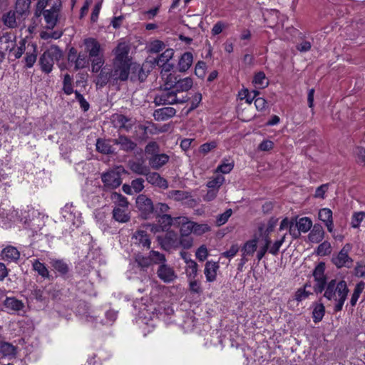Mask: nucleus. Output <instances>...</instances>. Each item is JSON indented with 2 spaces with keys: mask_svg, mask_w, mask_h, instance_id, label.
I'll use <instances>...</instances> for the list:
<instances>
[{
  "mask_svg": "<svg viewBox=\"0 0 365 365\" xmlns=\"http://www.w3.org/2000/svg\"><path fill=\"white\" fill-rule=\"evenodd\" d=\"M61 214L66 220L71 222L72 224L76 227L81 223L79 213L75 210L72 205H66L64 207L62 208Z\"/></svg>",
  "mask_w": 365,
  "mask_h": 365,
  "instance_id": "nucleus-16",
  "label": "nucleus"
},
{
  "mask_svg": "<svg viewBox=\"0 0 365 365\" xmlns=\"http://www.w3.org/2000/svg\"><path fill=\"white\" fill-rule=\"evenodd\" d=\"M324 272L325 264L321 262L315 267L313 271V277L315 281L314 289L316 293H322L325 289L327 282Z\"/></svg>",
  "mask_w": 365,
  "mask_h": 365,
  "instance_id": "nucleus-7",
  "label": "nucleus"
},
{
  "mask_svg": "<svg viewBox=\"0 0 365 365\" xmlns=\"http://www.w3.org/2000/svg\"><path fill=\"white\" fill-rule=\"evenodd\" d=\"M50 264L53 269L62 276L67 274L70 270L68 264L63 259H51Z\"/></svg>",
  "mask_w": 365,
  "mask_h": 365,
  "instance_id": "nucleus-31",
  "label": "nucleus"
},
{
  "mask_svg": "<svg viewBox=\"0 0 365 365\" xmlns=\"http://www.w3.org/2000/svg\"><path fill=\"white\" fill-rule=\"evenodd\" d=\"M324 232L320 225H314L312 230L309 235L312 242H319L324 238Z\"/></svg>",
  "mask_w": 365,
  "mask_h": 365,
  "instance_id": "nucleus-41",
  "label": "nucleus"
},
{
  "mask_svg": "<svg viewBox=\"0 0 365 365\" xmlns=\"http://www.w3.org/2000/svg\"><path fill=\"white\" fill-rule=\"evenodd\" d=\"M135 262L139 267L145 269L152 264L150 255L148 257L138 255L135 257Z\"/></svg>",
  "mask_w": 365,
  "mask_h": 365,
  "instance_id": "nucleus-58",
  "label": "nucleus"
},
{
  "mask_svg": "<svg viewBox=\"0 0 365 365\" xmlns=\"http://www.w3.org/2000/svg\"><path fill=\"white\" fill-rule=\"evenodd\" d=\"M319 219L324 223L332 220V211L329 208H322L319 212Z\"/></svg>",
  "mask_w": 365,
  "mask_h": 365,
  "instance_id": "nucleus-63",
  "label": "nucleus"
},
{
  "mask_svg": "<svg viewBox=\"0 0 365 365\" xmlns=\"http://www.w3.org/2000/svg\"><path fill=\"white\" fill-rule=\"evenodd\" d=\"M146 180L151 185L160 188L166 189L168 187V181L161 177L158 173H150V170L146 174Z\"/></svg>",
  "mask_w": 365,
  "mask_h": 365,
  "instance_id": "nucleus-21",
  "label": "nucleus"
},
{
  "mask_svg": "<svg viewBox=\"0 0 365 365\" xmlns=\"http://www.w3.org/2000/svg\"><path fill=\"white\" fill-rule=\"evenodd\" d=\"M101 180L104 186L108 189H115L122 183L120 173L115 170H110L103 173Z\"/></svg>",
  "mask_w": 365,
  "mask_h": 365,
  "instance_id": "nucleus-12",
  "label": "nucleus"
},
{
  "mask_svg": "<svg viewBox=\"0 0 365 365\" xmlns=\"http://www.w3.org/2000/svg\"><path fill=\"white\" fill-rule=\"evenodd\" d=\"M263 241V245L259 247L257 252V258L259 261H260L264 257L271 243L270 238L267 235L264 237Z\"/></svg>",
  "mask_w": 365,
  "mask_h": 365,
  "instance_id": "nucleus-56",
  "label": "nucleus"
},
{
  "mask_svg": "<svg viewBox=\"0 0 365 365\" xmlns=\"http://www.w3.org/2000/svg\"><path fill=\"white\" fill-rule=\"evenodd\" d=\"M295 224L296 227L299 229L300 232L304 233L307 232L312 227V222L307 217L300 218L298 221L296 222Z\"/></svg>",
  "mask_w": 365,
  "mask_h": 365,
  "instance_id": "nucleus-45",
  "label": "nucleus"
},
{
  "mask_svg": "<svg viewBox=\"0 0 365 365\" xmlns=\"http://www.w3.org/2000/svg\"><path fill=\"white\" fill-rule=\"evenodd\" d=\"M354 153L356 156V162L365 166V148L357 147L354 150Z\"/></svg>",
  "mask_w": 365,
  "mask_h": 365,
  "instance_id": "nucleus-64",
  "label": "nucleus"
},
{
  "mask_svg": "<svg viewBox=\"0 0 365 365\" xmlns=\"http://www.w3.org/2000/svg\"><path fill=\"white\" fill-rule=\"evenodd\" d=\"M31 0H17L16 3V11L19 16L24 18L29 11Z\"/></svg>",
  "mask_w": 365,
  "mask_h": 365,
  "instance_id": "nucleus-37",
  "label": "nucleus"
},
{
  "mask_svg": "<svg viewBox=\"0 0 365 365\" xmlns=\"http://www.w3.org/2000/svg\"><path fill=\"white\" fill-rule=\"evenodd\" d=\"M193 62V55L190 52L184 53L178 61V70L180 72L187 71Z\"/></svg>",
  "mask_w": 365,
  "mask_h": 365,
  "instance_id": "nucleus-27",
  "label": "nucleus"
},
{
  "mask_svg": "<svg viewBox=\"0 0 365 365\" xmlns=\"http://www.w3.org/2000/svg\"><path fill=\"white\" fill-rule=\"evenodd\" d=\"M152 264H163L166 262L165 256L155 250H151L149 253Z\"/></svg>",
  "mask_w": 365,
  "mask_h": 365,
  "instance_id": "nucleus-55",
  "label": "nucleus"
},
{
  "mask_svg": "<svg viewBox=\"0 0 365 365\" xmlns=\"http://www.w3.org/2000/svg\"><path fill=\"white\" fill-rule=\"evenodd\" d=\"M365 217L364 212H358L354 213L351 217V227L354 228H358L360 226L361 222Z\"/></svg>",
  "mask_w": 365,
  "mask_h": 365,
  "instance_id": "nucleus-62",
  "label": "nucleus"
},
{
  "mask_svg": "<svg viewBox=\"0 0 365 365\" xmlns=\"http://www.w3.org/2000/svg\"><path fill=\"white\" fill-rule=\"evenodd\" d=\"M84 50L88 56L91 63V71L99 72L105 63L104 49L100 42L95 38L89 37L83 40Z\"/></svg>",
  "mask_w": 365,
  "mask_h": 365,
  "instance_id": "nucleus-2",
  "label": "nucleus"
},
{
  "mask_svg": "<svg viewBox=\"0 0 365 365\" xmlns=\"http://www.w3.org/2000/svg\"><path fill=\"white\" fill-rule=\"evenodd\" d=\"M21 16L16 14V11H9L2 17L4 24L9 28H15L18 25V21H20Z\"/></svg>",
  "mask_w": 365,
  "mask_h": 365,
  "instance_id": "nucleus-28",
  "label": "nucleus"
},
{
  "mask_svg": "<svg viewBox=\"0 0 365 365\" xmlns=\"http://www.w3.org/2000/svg\"><path fill=\"white\" fill-rule=\"evenodd\" d=\"M364 289V282H359L358 283L354 289V292L351 294V299H350V304L351 307H354L360 297V294L363 292Z\"/></svg>",
  "mask_w": 365,
  "mask_h": 365,
  "instance_id": "nucleus-51",
  "label": "nucleus"
},
{
  "mask_svg": "<svg viewBox=\"0 0 365 365\" xmlns=\"http://www.w3.org/2000/svg\"><path fill=\"white\" fill-rule=\"evenodd\" d=\"M189 290L192 294H201L202 293V288L201 282L197 278L187 279Z\"/></svg>",
  "mask_w": 365,
  "mask_h": 365,
  "instance_id": "nucleus-49",
  "label": "nucleus"
},
{
  "mask_svg": "<svg viewBox=\"0 0 365 365\" xmlns=\"http://www.w3.org/2000/svg\"><path fill=\"white\" fill-rule=\"evenodd\" d=\"M174 56V50L173 48L165 49L163 53L159 55L157 58H154L153 63L157 66L170 63V61Z\"/></svg>",
  "mask_w": 365,
  "mask_h": 365,
  "instance_id": "nucleus-36",
  "label": "nucleus"
},
{
  "mask_svg": "<svg viewBox=\"0 0 365 365\" xmlns=\"http://www.w3.org/2000/svg\"><path fill=\"white\" fill-rule=\"evenodd\" d=\"M2 259L9 262H16L20 257L18 250L13 246H8L1 252Z\"/></svg>",
  "mask_w": 365,
  "mask_h": 365,
  "instance_id": "nucleus-29",
  "label": "nucleus"
},
{
  "mask_svg": "<svg viewBox=\"0 0 365 365\" xmlns=\"http://www.w3.org/2000/svg\"><path fill=\"white\" fill-rule=\"evenodd\" d=\"M112 142L119 145L120 148L125 152H131L137 147V144L135 142L124 135H120L118 138L113 139Z\"/></svg>",
  "mask_w": 365,
  "mask_h": 365,
  "instance_id": "nucleus-20",
  "label": "nucleus"
},
{
  "mask_svg": "<svg viewBox=\"0 0 365 365\" xmlns=\"http://www.w3.org/2000/svg\"><path fill=\"white\" fill-rule=\"evenodd\" d=\"M258 240L255 237L247 241L241 249L242 255L252 256L257 250Z\"/></svg>",
  "mask_w": 365,
  "mask_h": 365,
  "instance_id": "nucleus-35",
  "label": "nucleus"
},
{
  "mask_svg": "<svg viewBox=\"0 0 365 365\" xmlns=\"http://www.w3.org/2000/svg\"><path fill=\"white\" fill-rule=\"evenodd\" d=\"M0 354L3 356H14L16 354V348L10 343L3 342L0 345Z\"/></svg>",
  "mask_w": 365,
  "mask_h": 365,
  "instance_id": "nucleus-53",
  "label": "nucleus"
},
{
  "mask_svg": "<svg viewBox=\"0 0 365 365\" xmlns=\"http://www.w3.org/2000/svg\"><path fill=\"white\" fill-rule=\"evenodd\" d=\"M325 307L322 304H317L312 312L313 321L318 323L322 321L324 316Z\"/></svg>",
  "mask_w": 365,
  "mask_h": 365,
  "instance_id": "nucleus-50",
  "label": "nucleus"
},
{
  "mask_svg": "<svg viewBox=\"0 0 365 365\" xmlns=\"http://www.w3.org/2000/svg\"><path fill=\"white\" fill-rule=\"evenodd\" d=\"M158 222L161 230H165L168 229L173 223L175 224V218L170 215H161L158 217Z\"/></svg>",
  "mask_w": 365,
  "mask_h": 365,
  "instance_id": "nucleus-48",
  "label": "nucleus"
},
{
  "mask_svg": "<svg viewBox=\"0 0 365 365\" xmlns=\"http://www.w3.org/2000/svg\"><path fill=\"white\" fill-rule=\"evenodd\" d=\"M169 156L167 154L161 153L156 154L153 156L148 158L149 165L155 170H158L165 165L169 160Z\"/></svg>",
  "mask_w": 365,
  "mask_h": 365,
  "instance_id": "nucleus-22",
  "label": "nucleus"
},
{
  "mask_svg": "<svg viewBox=\"0 0 365 365\" xmlns=\"http://www.w3.org/2000/svg\"><path fill=\"white\" fill-rule=\"evenodd\" d=\"M110 200L114 203V207H128L129 202L127 198L120 193L113 192L110 195Z\"/></svg>",
  "mask_w": 365,
  "mask_h": 365,
  "instance_id": "nucleus-38",
  "label": "nucleus"
},
{
  "mask_svg": "<svg viewBox=\"0 0 365 365\" xmlns=\"http://www.w3.org/2000/svg\"><path fill=\"white\" fill-rule=\"evenodd\" d=\"M72 82V77L69 74H66L63 81V91L66 95H71L73 93Z\"/></svg>",
  "mask_w": 365,
  "mask_h": 365,
  "instance_id": "nucleus-57",
  "label": "nucleus"
},
{
  "mask_svg": "<svg viewBox=\"0 0 365 365\" xmlns=\"http://www.w3.org/2000/svg\"><path fill=\"white\" fill-rule=\"evenodd\" d=\"M130 169L138 175H146L149 171V168L144 165L143 163L132 161L129 163Z\"/></svg>",
  "mask_w": 365,
  "mask_h": 365,
  "instance_id": "nucleus-43",
  "label": "nucleus"
},
{
  "mask_svg": "<svg viewBox=\"0 0 365 365\" xmlns=\"http://www.w3.org/2000/svg\"><path fill=\"white\" fill-rule=\"evenodd\" d=\"M36 46L34 44H29L26 47V56L24 58L26 66L27 68H31L36 61Z\"/></svg>",
  "mask_w": 365,
  "mask_h": 365,
  "instance_id": "nucleus-32",
  "label": "nucleus"
},
{
  "mask_svg": "<svg viewBox=\"0 0 365 365\" xmlns=\"http://www.w3.org/2000/svg\"><path fill=\"white\" fill-rule=\"evenodd\" d=\"M130 46L128 43L125 42L118 43L117 47L113 51L115 54L113 63L130 65V60L128 56Z\"/></svg>",
  "mask_w": 365,
  "mask_h": 365,
  "instance_id": "nucleus-9",
  "label": "nucleus"
},
{
  "mask_svg": "<svg viewBox=\"0 0 365 365\" xmlns=\"http://www.w3.org/2000/svg\"><path fill=\"white\" fill-rule=\"evenodd\" d=\"M179 76H180L175 73H171L161 76V78L164 82V86L165 88L174 89Z\"/></svg>",
  "mask_w": 365,
  "mask_h": 365,
  "instance_id": "nucleus-47",
  "label": "nucleus"
},
{
  "mask_svg": "<svg viewBox=\"0 0 365 365\" xmlns=\"http://www.w3.org/2000/svg\"><path fill=\"white\" fill-rule=\"evenodd\" d=\"M176 110L175 108L172 107H164L155 110L153 116L158 121H164L174 116Z\"/></svg>",
  "mask_w": 365,
  "mask_h": 365,
  "instance_id": "nucleus-24",
  "label": "nucleus"
},
{
  "mask_svg": "<svg viewBox=\"0 0 365 365\" xmlns=\"http://www.w3.org/2000/svg\"><path fill=\"white\" fill-rule=\"evenodd\" d=\"M68 62L74 65L75 70L78 71L88 66L90 58L86 53H78L77 50L72 47L68 53Z\"/></svg>",
  "mask_w": 365,
  "mask_h": 365,
  "instance_id": "nucleus-6",
  "label": "nucleus"
},
{
  "mask_svg": "<svg viewBox=\"0 0 365 365\" xmlns=\"http://www.w3.org/2000/svg\"><path fill=\"white\" fill-rule=\"evenodd\" d=\"M4 304L7 309L14 312L22 310L24 307V304L22 301L19 300L15 297H6L4 300Z\"/></svg>",
  "mask_w": 365,
  "mask_h": 365,
  "instance_id": "nucleus-34",
  "label": "nucleus"
},
{
  "mask_svg": "<svg viewBox=\"0 0 365 365\" xmlns=\"http://www.w3.org/2000/svg\"><path fill=\"white\" fill-rule=\"evenodd\" d=\"M310 287L309 284H306L303 287L298 289L294 293V300L301 302L307 299L312 294L311 292L307 290V288Z\"/></svg>",
  "mask_w": 365,
  "mask_h": 365,
  "instance_id": "nucleus-44",
  "label": "nucleus"
},
{
  "mask_svg": "<svg viewBox=\"0 0 365 365\" xmlns=\"http://www.w3.org/2000/svg\"><path fill=\"white\" fill-rule=\"evenodd\" d=\"M131 242L133 244L142 249L148 250L150 247L151 241L150 236L147 232L142 230H136L133 233L131 237Z\"/></svg>",
  "mask_w": 365,
  "mask_h": 365,
  "instance_id": "nucleus-14",
  "label": "nucleus"
},
{
  "mask_svg": "<svg viewBox=\"0 0 365 365\" xmlns=\"http://www.w3.org/2000/svg\"><path fill=\"white\" fill-rule=\"evenodd\" d=\"M178 235L174 231H168L163 237H158L161 247L165 250L178 248Z\"/></svg>",
  "mask_w": 365,
  "mask_h": 365,
  "instance_id": "nucleus-10",
  "label": "nucleus"
},
{
  "mask_svg": "<svg viewBox=\"0 0 365 365\" xmlns=\"http://www.w3.org/2000/svg\"><path fill=\"white\" fill-rule=\"evenodd\" d=\"M96 149L98 152L103 154H110L113 152L110 140L98 139L96 142Z\"/></svg>",
  "mask_w": 365,
  "mask_h": 365,
  "instance_id": "nucleus-42",
  "label": "nucleus"
},
{
  "mask_svg": "<svg viewBox=\"0 0 365 365\" xmlns=\"http://www.w3.org/2000/svg\"><path fill=\"white\" fill-rule=\"evenodd\" d=\"M234 168V160L231 159L224 158L222 163L217 167L215 173H221L222 174L230 173Z\"/></svg>",
  "mask_w": 365,
  "mask_h": 365,
  "instance_id": "nucleus-40",
  "label": "nucleus"
},
{
  "mask_svg": "<svg viewBox=\"0 0 365 365\" xmlns=\"http://www.w3.org/2000/svg\"><path fill=\"white\" fill-rule=\"evenodd\" d=\"M168 196L176 201H181L189 197L188 193L182 190H171L169 192Z\"/></svg>",
  "mask_w": 365,
  "mask_h": 365,
  "instance_id": "nucleus-60",
  "label": "nucleus"
},
{
  "mask_svg": "<svg viewBox=\"0 0 365 365\" xmlns=\"http://www.w3.org/2000/svg\"><path fill=\"white\" fill-rule=\"evenodd\" d=\"M136 206L143 217L148 218L154 210L153 203L151 199L145 195H140L136 198Z\"/></svg>",
  "mask_w": 365,
  "mask_h": 365,
  "instance_id": "nucleus-11",
  "label": "nucleus"
},
{
  "mask_svg": "<svg viewBox=\"0 0 365 365\" xmlns=\"http://www.w3.org/2000/svg\"><path fill=\"white\" fill-rule=\"evenodd\" d=\"M100 73L96 78V85L100 87H103L109 81H113L111 69L108 67H101Z\"/></svg>",
  "mask_w": 365,
  "mask_h": 365,
  "instance_id": "nucleus-26",
  "label": "nucleus"
},
{
  "mask_svg": "<svg viewBox=\"0 0 365 365\" xmlns=\"http://www.w3.org/2000/svg\"><path fill=\"white\" fill-rule=\"evenodd\" d=\"M112 214L113 218L120 223H125L130 219L128 207H114Z\"/></svg>",
  "mask_w": 365,
  "mask_h": 365,
  "instance_id": "nucleus-25",
  "label": "nucleus"
},
{
  "mask_svg": "<svg viewBox=\"0 0 365 365\" xmlns=\"http://www.w3.org/2000/svg\"><path fill=\"white\" fill-rule=\"evenodd\" d=\"M175 224L180 226V235L190 236L193 232L194 222L189 221L186 217H178L175 218Z\"/></svg>",
  "mask_w": 365,
  "mask_h": 365,
  "instance_id": "nucleus-18",
  "label": "nucleus"
},
{
  "mask_svg": "<svg viewBox=\"0 0 365 365\" xmlns=\"http://www.w3.org/2000/svg\"><path fill=\"white\" fill-rule=\"evenodd\" d=\"M185 271L187 279L197 278L198 274V264L195 261L190 262L189 264H186Z\"/></svg>",
  "mask_w": 365,
  "mask_h": 365,
  "instance_id": "nucleus-46",
  "label": "nucleus"
},
{
  "mask_svg": "<svg viewBox=\"0 0 365 365\" xmlns=\"http://www.w3.org/2000/svg\"><path fill=\"white\" fill-rule=\"evenodd\" d=\"M324 291V297L335 302L334 311H341L349 293L346 282L342 279H331L326 284Z\"/></svg>",
  "mask_w": 365,
  "mask_h": 365,
  "instance_id": "nucleus-1",
  "label": "nucleus"
},
{
  "mask_svg": "<svg viewBox=\"0 0 365 365\" xmlns=\"http://www.w3.org/2000/svg\"><path fill=\"white\" fill-rule=\"evenodd\" d=\"M130 65L113 63V69H111L113 81H126L128 78Z\"/></svg>",
  "mask_w": 365,
  "mask_h": 365,
  "instance_id": "nucleus-15",
  "label": "nucleus"
},
{
  "mask_svg": "<svg viewBox=\"0 0 365 365\" xmlns=\"http://www.w3.org/2000/svg\"><path fill=\"white\" fill-rule=\"evenodd\" d=\"M252 83L257 89L264 88L269 85V81L267 79L264 73L262 71L255 74Z\"/></svg>",
  "mask_w": 365,
  "mask_h": 365,
  "instance_id": "nucleus-39",
  "label": "nucleus"
},
{
  "mask_svg": "<svg viewBox=\"0 0 365 365\" xmlns=\"http://www.w3.org/2000/svg\"><path fill=\"white\" fill-rule=\"evenodd\" d=\"M61 9L62 7L47 9L38 12L39 16H43L46 29L52 30L56 26Z\"/></svg>",
  "mask_w": 365,
  "mask_h": 365,
  "instance_id": "nucleus-8",
  "label": "nucleus"
},
{
  "mask_svg": "<svg viewBox=\"0 0 365 365\" xmlns=\"http://www.w3.org/2000/svg\"><path fill=\"white\" fill-rule=\"evenodd\" d=\"M192 85L193 81L190 77H185L183 78L179 77L174 90L176 93L186 92L192 87Z\"/></svg>",
  "mask_w": 365,
  "mask_h": 365,
  "instance_id": "nucleus-33",
  "label": "nucleus"
},
{
  "mask_svg": "<svg viewBox=\"0 0 365 365\" xmlns=\"http://www.w3.org/2000/svg\"><path fill=\"white\" fill-rule=\"evenodd\" d=\"M220 268L218 262L207 261L205 264L204 274L206 281L212 282L217 279V272Z\"/></svg>",
  "mask_w": 365,
  "mask_h": 365,
  "instance_id": "nucleus-19",
  "label": "nucleus"
},
{
  "mask_svg": "<svg viewBox=\"0 0 365 365\" xmlns=\"http://www.w3.org/2000/svg\"><path fill=\"white\" fill-rule=\"evenodd\" d=\"M171 88H165L163 91H161L158 93L155 98L154 103L158 105H165V104H175L184 103L185 100H180L177 98V94L175 90L171 91Z\"/></svg>",
  "mask_w": 365,
  "mask_h": 365,
  "instance_id": "nucleus-5",
  "label": "nucleus"
},
{
  "mask_svg": "<svg viewBox=\"0 0 365 365\" xmlns=\"http://www.w3.org/2000/svg\"><path fill=\"white\" fill-rule=\"evenodd\" d=\"M224 182H225L224 176H222L221 175H217L215 177L211 178L207 182V186L210 189L217 190V191H218L219 188L223 184Z\"/></svg>",
  "mask_w": 365,
  "mask_h": 365,
  "instance_id": "nucleus-52",
  "label": "nucleus"
},
{
  "mask_svg": "<svg viewBox=\"0 0 365 365\" xmlns=\"http://www.w3.org/2000/svg\"><path fill=\"white\" fill-rule=\"evenodd\" d=\"M62 7L61 0H38L36 4L35 15L38 17V12L52 8Z\"/></svg>",
  "mask_w": 365,
  "mask_h": 365,
  "instance_id": "nucleus-23",
  "label": "nucleus"
},
{
  "mask_svg": "<svg viewBox=\"0 0 365 365\" xmlns=\"http://www.w3.org/2000/svg\"><path fill=\"white\" fill-rule=\"evenodd\" d=\"M193 239L190 236L180 235L178 240V247H182L183 249L188 250L192 247Z\"/></svg>",
  "mask_w": 365,
  "mask_h": 365,
  "instance_id": "nucleus-59",
  "label": "nucleus"
},
{
  "mask_svg": "<svg viewBox=\"0 0 365 365\" xmlns=\"http://www.w3.org/2000/svg\"><path fill=\"white\" fill-rule=\"evenodd\" d=\"M157 275L165 283H171L178 277L174 268L166 263L159 265Z\"/></svg>",
  "mask_w": 365,
  "mask_h": 365,
  "instance_id": "nucleus-13",
  "label": "nucleus"
},
{
  "mask_svg": "<svg viewBox=\"0 0 365 365\" xmlns=\"http://www.w3.org/2000/svg\"><path fill=\"white\" fill-rule=\"evenodd\" d=\"M165 48V44L160 40H155L150 43L148 46V51L150 53H157Z\"/></svg>",
  "mask_w": 365,
  "mask_h": 365,
  "instance_id": "nucleus-54",
  "label": "nucleus"
},
{
  "mask_svg": "<svg viewBox=\"0 0 365 365\" xmlns=\"http://www.w3.org/2000/svg\"><path fill=\"white\" fill-rule=\"evenodd\" d=\"M61 56V50L57 46L51 47L46 51L39 60L41 70L46 73H49L52 71L54 61H58Z\"/></svg>",
  "mask_w": 365,
  "mask_h": 365,
  "instance_id": "nucleus-3",
  "label": "nucleus"
},
{
  "mask_svg": "<svg viewBox=\"0 0 365 365\" xmlns=\"http://www.w3.org/2000/svg\"><path fill=\"white\" fill-rule=\"evenodd\" d=\"M113 123L115 128L124 129L126 131L130 130L134 125V121L122 114H115L113 115Z\"/></svg>",
  "mask_w": 365,
  "mask_h": 365,
  "instance_id": "nucleus-17",
  "label": "nucleus"
},
{
  "mask_svg": "<svg viewBox=\"0 0 365 365\" xmlns=\"http://www.w3.org/2000/svg\"><path fill=\"white\" fill-rule=\"evenodd\" d=\"M31 264L33 270L37 272L39 276L43 279L49 278L50 273L44 263L41 262L38 259H34L31 261Z\"/></svg>",
  "mask_w": 365,
  "mask_h": 365,
  "instance_id": "nucleus-30",
  "label": "nucleus"
},
{
  "mask_svg": "<svg viewBox=\"0 0 365 365\" xmlns=\"http://www.w3.org/2000/svg\"><path fill=\"white\" fill-rule=\"evenodd\" d=\"M351 245L347 243L336 255L332 256L331 262L338 269L343 267L351 268L352 267L353 259L349 255V252L351 250Z\"/></svg>",
  "mask_w": 365,
  "mask_h": 365,
  "instance_id": "nucleus-4",
  "label": "nucleus"
},
{
  "mask_svg": "<svg viewBox=\"0 0 365 365\" xmlns=\"http://www.w3.org/2000/svg\"><path fill=\"white\" fill-rule=\"evenodd\" d=\"M160 151V147L156 142L152 141L148 143L145 148V153L146 155L153 156L158 154Z\"/></svg>",
  "mask_w": 365,
  "mask_h": 365,
  "instance_id": "nucleus-61",
  "label": "nucleus"
}]
</instances>
